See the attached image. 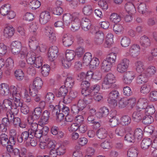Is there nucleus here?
<instances>
[{
  "label": "nucleus",
  "instance_id": "nucleus-1",
  "mask_svg": "<svg viewBox=\"0 0 157 157\" xmlns=\"http://www.w3.org/2000/svg\"><path fill=\"white\" fill-rule=\"evenodd\" d=\"M11 51L14 55H18L21 59H24L27 52V49L22 47L21 43L18 41H15L11 44Z\"/></svg>",
  "mask_w": 157,
  "mask_h": 157
},
{
  "label": "nucleus",
  "instance_id": "nucleus-2",
  "mask_svg": "<svg viewBox=\"0 0 157 157\" xmlns=\"http://www.w3.org/2000/svg\"><path fill=\"white\" fill-rule=\"evenodd\" d=\"M120 96L119 92L117 90H113L111 91L109 94L108 98V102L115 107L117 105V99Z\"/></svg>",
  "mask_w": 157,
  "mask_h": 157
},
{
  "label": "nucleus",
  "instance_id": "nucleus-3",
  "mask_svg": "<svg viewBox=\"0 0 157 157\" xmlns=\"http://www.w3.org/2000/svg\"><path fill=\"white\" fill-rule=\"evenodd\" d=\"M12 89L13 94L12 97L14 99V104L18 107H21L24 104L22 100L21 99L20 92L17 90V89L16 87H14Z\"/></svg>",
  "mask_w": 157,
  "mask_h": 157
},
{
  "label": "nucleus",
  "instance_id": "nucleus-4",
  "mask_svg": "<svg viewBox=\"0 0 157 157\" xmlns=\"http://www.w3.org/2000/svg\"><path fill=\"white\" fill-rule=\"evenodd\" d=\"M15 86H12L10 90L9 87L6 84L2 83L0 86V94L2 96H12V89Z\"/></svg>",
  "mask_w": 157,
  "mask_h": 157
},
{
  "label": "nucleus",
  "instance_id": "nucleus-5",
  "mask_svg": "<svg viewBox=\"0 0 157 157\" xmlns=\"http://www.w3.org/2000/svg\"><path fill=\"white\" fill-rule=\"evenodd\" d=\"M129 62V60L125 58L122 60L117 65V71L121 73L125 72L128 67Z\"/></svg>",
  "mask_w": 157,
  "mask_h": 157
},
{
  "label": "nucleus",
  "instance_id": "nucleus-6",
  "mask_svg": "<svg viewBox=\"0 0 157 157\" xmlns=\"http://www.w3.org/2000/svg\"><path fill=\"white\" fill-rule=\"evenodd\" d=\"M58 52V48L55 46H52L49 48L48 53V57L51 62L53 61L56 58Z\"/></svg>",
  "mask_w": 157,
  "mask_h": 157
},
{
  "label": "nucleus",
  "instance_id": "nucleus-7",
  "mask_svg": "<svg viewBox=\"0 0 157 157\" xmlns=\"http://www.w3.org/2000/svg\"><path fill=\"white\" fill-rule=\"evenodd\" d=\"M134 78V74L133 72H126L123 75L122 81L124 84L128 85L131 83Z\"/></svg>",
  "mask_w": 157,
  "mask_h": 157
},
{
  "label": "nucleus",
  "instance_id": "nucleus-8",
  "mask_svg": "<svg viewBox=\"0 0 157 157\" xmlns=\"http://www.w3.org/2000/svg\"><path fill=\"white\" fill-rule=\"evenodd\" d=\"M51 18L49 12L45 11L42 12L40 14V22L41 24H45L49 21Z\"/></svg>",
  "mask_w": 157,
  "mask_h": 157
},
{
  "label": "nucleus",
  "instance_id": "nucleus-9",
  "mask_svg": "<svg viewBox=\"0 0 157 157\" xmlns=\"http://www.w3.org/2000/svg\"><path fill=\"white\" fill-rule=\"evenodd\" d=\"M140 48L138 44H134L130 48L129 52L130 55L133 57H135L139 54Z\"/></svg>",
  "mask_w": 157,
  "mask_h": 157
},
{
  "label": "nucleus",
  "instance_id": "nucleus-10",
  "mask_svg": "<svg viewBox=\"0 0 157 157\" xmlns=\"http://www.w3.org/2000/svg\"><path fill=\"white\" fill-rule=\"evenodd\" d=\"M12 101L9 99H5L3 102L2 106V113H6L7 111H10L11 109Z\"/></svg>",
  "mask_w": 157,
  "mask_h": 157
},
{
  "label": "nucleus",
  "instance_id": "nucleus-11",
  "mask_svg": "<svg viewBox=\"0 0 157 157\" xmlns=\"http://www.w3.org/2000/svg\"><path fill=\"white\" fill-rule=\"evenodd\" d=\"M73 38L71 35H64L63 37L62 40L63 44L66 47L70 46L73 44Z\"/></svg>",
  "mask_w": 157,
  "mask_h": 157
},
{
  "label": "nucleus",
  "instance_id": "nucleus-12",
  "mask_svg": "<svg viewBox=\"0 0 157 157\" xmlns=\"http://www.w3.org/2000/svg\"><path fill=\"white\" fill-rule=\"evenodd\" d=\"M82 29L85 31H88L90 28L91 23L90 20L86 18H83L81 22Z\"/></svg>",
  "mask_w": 157,
  "mask_h": 157
},
{
  "label": "nucleus",
  "instance_id": "nucleus-13",
  "mask_svg": "<svg viewBox=\"0 0 157 157\" xmlns=\"http://www.w3.org/2000/svg\"><path fill=\"white\" fill-rule=\"evenodd\" d=\"M140 42L141 47L144 48H147L150 45V40L148 37L146 36H144L140 37Z\"/></svg>",
  "mask_w": 157,
  "mask_h": 157
},
{
  "label": "nucleus",
  "instance_id": "nucleus-14",
  "mask_svg": "<svg viewBox=\"0 0 157 157\" xmlns=\"http://www.w3.org/2000/svg\"><path fill=\"white\" fill-rule=\"evenodd\" d=\"M142 103L144 106L142 109H145V110L144 111V113L145 112L146 115L148 114L150 115L154 114L155 112V109L153 105L147 106V102H143Z\"/></svg>",
  "mask_w": 157,
  "mask_h": 157
},
{
  "label": "nucleus",
  "instance_id": "nucleus-15",
  "mask_svg": "<svg viewBox=\"0 0 157 157\" xmlns=\"http://www.w3.org/2000/svg\"><path fill=\"white\" fill-rule=\"evenodd\" d=\"M109 113V109L105 107L101 108L98 112L96 113L97 117L99 118L106 117Z\"/></svg>",
  "mask_w": 157,
  "mask_h": 157
},
{
  "label": "nucleus",
  "instance_id": "nucleus-16",
  "mask_svg": "<svg viewBox=\"0 0 157 157\" xmlns=\"http://www.w3.org/2000/svg\"><path fill=\"white\" fill-rule=\"evenodd\" d=\"M116 81L115 77L112 73L108 74L104 78V84L107 85L113 84Z\"/></svg>",
  "mask_w": 157,
  "mask_h": 157
},
{
  "label": "nucleus",
  "instance_id": "nucleus-17",
  "mask_svg": "<svg viewBox=\"0 0 157 157\" xmlns=\"http://www.w3.org/2000/svg\"><path fill=\"white\" fill-rule=\"evenodd\" d=\"M144 113L141 111L134 112L132 115L133 120L136 122H139L142 120L144 116Z\"/></svg>",
  "mask_w": 157,
  "mask_h": 157
},
{
  "label": "nucleus",
  "instance_id": "nucleus-18",
  "mask_svg": "<svg viewBox=\"0 0 157 157\" xmlns=\"http://www.w3.org/2000/svg\"><path fill=\"white\" fill-rule=\"evenodd\" d=\"M42 110L40 107H36L34 109L32 113L33 120H37L40 118L41 116Z\"/></svg>",
  "mask_w": 157,
  "mask_h": 157
},
{
  "label": "nucleus",
  "instance_id": "nucleus-19",
  "mask_svg": "<svg viewBox=\"0 0 157 157\" xmlns=\"http://www.w3.org/2000/svg\"><path fill=\"white\" fill-rule=\"evenodd\" d=\"M50 115V112L47 110H45L43 112L40 118L41 122L42 124H45L48 123Z\"/></svg>",
  "mask_w": 157,
  "mask_h": 157
},
{
  "label": "nucleus",
  "instance_id": "nucleus-20",
  "mask_svg": "<svg viewBox=\"0 0 157 157\" xmlns=\"http://www.w3.org/2000/svg\"><path fill=\"white\" fill-rule=\"evenodd\" d=\"M26 61L28 63L33 65L34 62V61L36 59L35 53L33 52L29 53L27 52L26 55Z\"/></svg>",
  "mask_w": 157,
  "mask_h": 157
},
{
  "label": "nucleus",
  "instance_id": "nucleus-21",
  "mask_svg": "<svg viewBox=\"0 0 157 157\" xmlns=\"http://www.w3.org/2000/svg\"><path fill=\"white\" fill-rule=\"evenodd\" d=\"M113 35L112 34H107L104 44L105 47L109 48L111 46L113 42Z\"/></svg>",
  "mask_w": 157,
  "mask_h": 157
},
{
  "label": "nucleus",
  "instance_id": "nucleus-22",
  "mask_svg": "<svg viewBox=\"0 0 157 157\" xmlns=\"http://www.w3.org/2000/svg\"><path fill=\"white\" fill-rule=\"evenodd\" d=\"M104 38L103 33H97L95 36L94 43L96 45H99L102 44Z\"/></svg>",
  "mask_w": 157,
  "mask_h": 157
},
{
  "label": "nucleus",
  "instance_id": "nucleus-23",
  "mask_svg": "<svg viewBox=\"0 0 157 157\" xmlns=\"http://www.w3.org/2000/svg\"><path fill=\"white\" fill-rule=\"evenodd\" d=\"M96 135L99 139H104L107 136V132L105 128H101L97 131Z\"/></svg>",
  "mask_w": 157,
  "mask_h": 157
},
{
  "label": "nucleus",
  "instance_id": "nucleus-24",
  "mask_svg": "<svg viewBox=\"0 0 157 157\" xmlns=\"http://www.w3.org/2000/svg\"><path fill=\"white\" fill-rule=\"evenodd\" d=\"M92 59L91 54L89 52L85 53L83 59V64L84 65L87 66L89 65Z\"/></svg>",
  "mask_w": 157,
  "mask_h": 157
},
{
  "label": "nucleus",
  "instance_id": "nucleus-25",
  "mask_svg": "<svg viewBox=\"0 0 157 157\" xmlns=\"http://www.w3.org/2000/svg\"><path fill=\"white\" fill-rule=\"evenodd\" d=\"M125 9L128 13L131 14L134 13L136 11L134 5L131 2H128L125 4Z\"/></svg>",
  "mask_w": 157,
  "mask_h": 157
},
{
  "label": "nucleus",
  "instance_id": "nucleus-26",
  "mask_svg": "<svg viewBox=\"0 0 157 157\" xmlns=\"http://www.w3.org/2000/svg\"><path fill=\"white\" fill-rule=\"evenodd\" d=\"M117 54L115 53L112 52L107 56L106 59H105L113 66L115 63L116 59Z\"/></svg>",
  "mask_w": 157,
  "mask_h": 157
},
{
  "label": "nucleus",
  "instance_id": "nucleus-27",
  "mask_svg": "<svg viewBox=\"0 0 157 157\" xmlns=\"http://www.w3.org/2000/svg\"><path fill=\"white\" fill-rule=\"evenodd\" d=\"M87 121L89 123L95 125L96 128L99 127L100 124L99 121L96 120V118L95 115H89L87 119Z\"/></svg>",
  "mask_w": 157,
  "mask_h": 157
},
{
  "label": "nucleus",
  "instance_id": "nucleus-28",
  "mask_svg": "<svg viewBox=\"0 0 157 157\" xmlns=\"http://www.w3.org/2000/svg\"><path fill=\"white\" fill-rule=\"evenodd\" d=\"M4 33L6 36L11 37L14 33V29L12 26H8L5 28Z\"/></svg>",
  "mask_w": 157,
  "mask_h": 157
},
{
  "label": "nucleus",
  "instance_id": "nucleus-29",
  "mask_svg": "<svg viewBox=\"0 0 157 157\" xmlns=\"http://www.w3.org/2000/svg\"><path fill=\"white\" fill-rule=\"evenodd\" d=\"M11 9V6L10 4H5L1 8L0 13L2 15L6 16Z\"/></svg>",
  "mask_w": 157,
  "mask_h": 157
},
{
  "label": "nucleus",
  "instance_id": "nucleus-30",
  "mask_svg": "<svg viewBox=\"0 0 157 157\" xmlns=\"http://www.w3.org/2000/svg\"><path fill=\"white\" fill-rule=\"evenodd\" d=\"M73 16L69 13L65 14L63 16V21L65 24L67 25H70L72 22Z\"/></svg>",
  "mask_w": 157,
  "mask_h": 157
},
{
  "label": "nucleus",
  "instance_id": "nucleus-31",
  "mask_svg": "<svg viewBox=\"0 0 157 157\" xmlns=\"http://www.w3.org/2000/svg\"><path fill=\"white\" fill-rule=\"evenodd\" d=\"M148 76L145 73H143L139 75L136 79V82L139 84H141L147 81Z\"/></svg>",
  "mask_w": 157,
  "mask_h": 157
},
{
  "label": "nucleus",
  "instance_id": "nucleus-32",
  "mask_svg": "<svg viewBox=\"0 0 157 157\" xmlns=\"http://www.w3.org/2000/svg\"><path fill=\"white\" fill-rule=\"evenodd\" d=\"M151 140L150 139H144L141 144V147L144 150L146 149L151 145Z\"/></svg>",
  "mask_w": 157,
  "mask_h": 157
},
{
  "label": "nucleus",
  "instance_id": "nucleus-33",
  "mask_svg": "<svg viewBox=\"0 0 157 157\" xmlns=\"http://www.w3.org/2000/svg\"><path fill=\"white\" fill-rule=\"evenodd\" d=\"M45 128L46 129V131L48 130V127H44L41 130L39 129L34 131V132L33 133V134H31V136L33 137H35L38 139L40 138L42 136L43 131L44 130Z\"/></svg>",
  "mask_w": 157,
  "mask_h": 157
},
{
  "label": "nucleus",
  "instance_id": "nucleus-34",
  "mask_svg": "<svg viewBox=\"0 0 157 157\" xmlns=\"http://www.w3.org/2000/svg\"><path fill=\"white\" fill-rule=\"evenodd\" d=\"M9 140L7 136L5 133L0 135V145L5 146L9 144Z\"/></svg>",
  "mask_w": 157,
  "mask_h": 157
},
{
  "label": "nucleus",
  "instance_id": "nucleus-35",
  "mask_svg": "<svg viewBox=\"0 0 157 157\" xmlns=\"http://www.w3.org/2000/svg\"><path fill=\"white\" fill-rule=\"evenodd\" d=\"M74 80L71 77H68L66 79L64 86L67 88H71L74 84Z\"/></svg>",
  "mask_w": 157,
  "mask_h": 157
},
{
  "label": "nucleus",
  "instance_id": "nucleus-36",
  "mask_svg": "<svg viewBox=\"0 0 157 157\" xmlns=\"http://www.w3.org/2000/svg\"><path fill=\"white\" fill-rule=\"evenodd\" d=\"M72 30L73 31H76L78 29L81 25V22L77 17L75 18L74 20L71 22Z\"/></svg>",
  "mask_w": 157,
  "mask_h": 157
},
{
  "label": "nucleus",
  "instance_id": "nucleus-37",
  "mask_svg": "<svg viewBox=\"0 0 157 157\" xmlns=\"http://www.w3.org/2000/svg\"><path fill=\"white\" fill-rule=\"evenodd\" d=\"M43 84V81L39 77H36L34 80L33 85L37 89H40Z\"/></svg>",
  "mask_w": 157,
  "mask_h": 157
},
{
  "label": "nucleus",
  "instance_id": "nucleus-38",
  "mask_svg": "<svg viewBox=\"0 0 157 157\" xmlns=\"http://www.w3.org/2000/svg\"><path fill=\"white\" fill-rule=\"evenodd\" d=\"M121 124L123 126H126L130 123L131 119L129 116L124 115L121 118Z\"/></svg>",
  "mask_w": 157,
  "mask_h": 157
},
{
  "label": "nucleus",
  "instance_id": "nucleus-39",
  "mask_svg": "<svg viewBox=\"0 0 157 157\" xmlns=\"http://www.w3.org/2000/svg\"><path fill=\"white\" fill-rule=\"evenodd\" d=\"M67 89L63 86L59 88L56 95L58 97H61L65 96L68 92Z\"/></svg>",
  "mask_w": 157,
  "mask_h": 157
},
{
  "label": "nucleus",
  "instance_id": "nucleus-40",
  "mask_svg": "<svg viewBox=\"0 0 157 157\" xmlns=\"http://www.w3.org/2000/svg\"><path fill=\"white\" fill-rule=\"evenodd\" d=\"M112 66V65L104 60L102 63L101 69L104 72H108L110 70Z\"/></svg>",
  "mask_w": 157,
  "mask_h": 157
},
{
  "label": "nucleus",
  "instance_id": "nucleus-41",
  "mask_svg": "<svg viewBox=\"0 0 157 157\" xmlns=\"http://www.w3.org/2000/svg\"><path fill=\"white\" fill-rule=\"evenodd\" d=\"M153 120V118L151 115H146L144 116H143L142 122L144 124L147 125L151 124Z\"/></svg>",
  "mask_w": 157,
  "mask_h": 157
},
{
  "label": "nucleus",
  "instance_id": "nucleus-42",
  "mask_svg": "<svg viewBox=\"0 0 157 157\" xmlns=\"http://www.w3.org/2000/svg\"><path fill=\"white\" fill-rule=\"evenodd\" d=\"M41 68V73L43 75L44 77L48 75L50 70L49 66L48 64H44L42 66Z\"/></svg>",
  "mask_w": 157,
  "mask_h": 157
},
{
  "label": "nucleus",
  "instance_id": "nucleus-43",
  "mask_svg": "<svg viewBox=\"0 0 157 157\" xmlns=\"http://www.w3.org/2000/svg\"><path fill=\"white\" fill-rule=\"evenodd\" d=\"M40 2L37 0H33L30 2L29 4L30 8L33 10L36 9L40 7Z\"/></svg>",
  "mask_w": 157,
  "mask_h": 157
},
{
  "label": "nucleus",
  "instance_id": "nucleus-44",
  "mask_svg": "<svg viewBox=\"0 0 157 157\" xmlns=\"http://www.w3.org/2000/svg\"><path fill=\"white\" fill-rule=\"evenodd\" d=\"M113 30L116 34H119L123 32L124 28L121 24H115L113 25Z\"/></svg>",
  "mask_w": 157,
  "mask_h": 157
},
{
  "label": "nucleus",
  "instance_id": "nucleus-45",
  "mask_svg": "<svg viewBox=\"0 0 157 157\" xmlns=\"http://www.w3.org/2000/svg\"><path fill=\"white\" fill-rule=\"evenodd\" d=\"M43 60L42 57L40 56L36 57V59L34 61V62L33 64L34 66L36 68H40L42 65Z\"/></svg>",
  "mask_w": 157,
  "mask_h": 157
},
{
  "label": "nucleus",
  "instance_id": "nucleus-46",
  "mask_svg": "<svg viewBox=\"0 0 157 157\" xmlns=\"http://www.w3.org/2000/svg\"><path fill=\"white\" fill-rule=\"evenodd\" d=\"M138 151L134 147L130 148L127 152L128 157H137L138 155Z\"/></svg>",
  "mask_w": 157,
  "mask_h": 157
},
{
  "label": "nucleus",
  "instance_id": "nucleus-47",
  "mask_svg": "<svg viewBox=\"0 0 157 157\" xmlns=\"http://www.w3.org/2000/svg\"><path fill=\"white\" fill-rule=\"evenodd\" d=\"M110 20L111 21L114 23H117L121 21V17L117 13H113L110 17Z\"/></svg>",
  "mask_w": 157,
  "mask_h": 157
},
{
  "label": "nucleus",
  "instance_id": "nucleus-48",
  "mask_svg": "<svg viewBox=\"0 0 157 157\" xmlns=\"http://www.w3.org/2000/svg\"><path fill=\"white\" fill-rule=\"evenodd\" d=\"M75 52L72 50H67L66 52V58L69 61L72 60L75 56Z\"/></svg>",
  "mask_w": 157,
  "mask_h": 157
},
{
  "label": "nucleus",
  "instance_id": "nucleus-49",
  "mask_svg": "<svg viewBox=\"0 0 157 157\" xmlns=\"http://www.w3.org/2000/svg\"><path fill=\"white\" fill-rule=\"evenodd\" d=\"M151 87L148 83H145L141 86L140 92L143 94H146L150 91Z\"/></svg>",
  "mask_w": 157,
  "mask_h": 157
},
{
  "label": "nucleus",
  "instance_id": "nucleus-50",
  "mask_svg": "<svg viewBox=\"0 0 157 157\" xmlns=\"http://www.w3.org/2000/svg\"><path fill=\"white\" fill-rule=\"evenodd\" d=\"M99 64V61L98 58H93L92 59L89 66L90 68L95 69L98 67Z\"/></svg>",
  "mask_w": 157,
  "mask_h": 157
},
{
  "label": "nucleus",
  "instance_id": "nucleus-51",
  "mask_svg": "<svg viewBox=\"0 0 157 157\" xmlns=\"http://www.w3.org/2000/svg\"><path fill=\"white\" fill-rule=\"evenodd\" d=\"M82 11L85 15L90 16L92 13L93 10L91 6L87 5L84 7Z\"/></svg>",
  "mask_w": 157,
  "mask_h": 157
},
{
  "label": "nucleus",
  "instance_id": "nucleus-52",
  "mask_svg": "<svg viewBox=\"0 0 157 157\" xmlns=\"http://www.w3.org/2000/svg\"><path fill=\"white\" fill-rule=\"evenodd\" d=\"M29 46L30 47H32L33 49H36L38 48V42L34 37H32L29 40Z\"/></svg>",
  "mask_w": 157,
  "mask_h": 157
},
{
  "label": "nucleus",
  "instance_id": "nucleus-53",
  "mask_svg": "<svg viewBox=\"0 0 157 157\" xmlns=\"http://www.w3.org/2000/svg\"><path fill=\"white\" fill-rule=\"evenodd\" d=\"M130 43L131 40L130 38L126 36L122 38L121 41V45L123 47L128 46Z\"/></svg>",
  "mask_w": 157,
  "mask_h": 157
},
{
  "label": "nucleus",
  "instance_id": "nucleus-54",
  "mask_svg": "<svg viewBox=\"0 0 157 157\" xmlns=\"http://www.w3.org/2000/svg\"><path fill=\"white\" fill-rule=\"evenodd\" d=\"M135 137L133 132H128L124 137V140L129 142H134Z\"/></svg>",
  "mask_w": 157,
  "mask_h": 157
},
{
  "label": "nucleus",
  "instance_id": "nucleus-55",
  "mask_svg": "<svg viewBox=\"0 0 157 157\" xmlns=\"http://www.w3.org/2000/svg\"><path fill=\"white\" fill-rule=\"evenodd\" d=\"M111 117V118H109V121L110 125L112 127L117 126L119 123L118 118H117L115 116Z\"/></svg>",
  "mask_w": 157,
  "mask_h": 157
},
{
  "label": "nucleus",
  "instance_id": "nucleus-56",
  "mask_svg": "<svg viewBox=\"0 0 157 157\" xmlns=\"http://www.w3.org/2000/svg\"><path fill=\"white\" fill-rule=\"evenodd\" d=\"M16 78L18 80L21 81L22 80L24 77V74L22 71L21 69L16 70L14 72Z\"/></svg>",
  "mask_w": 157,
  "mask_h": 157
},
{
  "label": "nucleus",
  "instance_id": "nucleus-57",
  "mask_svg": "<svg viewBox=\"0 0 157 157\" xmlns=\"http://www.w3.org/2000/svg\"><path fill=\"white\" fill-rule=\"evenodd\" d=\"M156 69L153 66L149 67L147 69V73L148 76H152L156 73Z\"/></svg>",
  "mask_w": 157,
  "mask_h": 157
},
{
  "label": "nucleus",
  "instance_id": "nucleus-58",
  "mask_svg": "<svg viewBox=\"0 0 157 157\" xmlns=\"http://www.w3.org/2000/svg\"><path fill=\"white\" fill-rule=\"evenodd\" d=\"M133 134L135 138H137L139 140H141L143 137V131L140 128H137L136 129Z\"/></svg>",
  "mask_w": 157,
  "mask_h": 157
},
{
  "label": "nucleus",
  "instance_id": "nucleus-59",
  "mask_svg": "<svg viewBox=\"0 0 157 157\" xmlns=\"http://www.w3.org/2000/svg\"><path fill=\"white\" fill-rule=\"evenodd\" d=\"M138 9L139 12L142 14L145 13L147 12V8L146 4L144 3H141L138 6Z\"/></svg>",
  "mask_w": 157,
  "mask_h": 157
},
{
  "label": "nucleus",
  "instance_id": "nucleus-60",
  "mask_svg": "<svg viewBox=\"0 0 157 157\" xmlns=\"http://www.w3.org/2000/svg\"><path fill=\"white\" fill-rule=\"evenodd\" d=\"M136 70L139 73L142 72L144 71V66L143 63L140 61H137L136 63Z\"/></svg>",
  "mask_w": 157,
  "mask_h": 157
},
{
  "label": "nucleus",
  "instance_id": "nucleus-61",
  "mask_svg": "<svg viewBox=\"0 0 157 157\" xmlns=\"http://www.w3.org/2000/svg\"><path fill=\"white\" fill-rule=\"evenodd\" d=\"M128 104V99L126 98H122L119 101V106L120 108H124Z\"/></svg>",
  "mask_w": 157,
  "mask_h": 157
},
{
  "label": "nucleus",
  "instance_id": "nucleus-62",
  "mask_svg": "<svg viewBox=\"0 0 157 157\" xmlns=\"http://www.w3.org/2000/svg\"><path fill=\"white\" fill-rule=\"evenodd\" d=\"M115 132L117 135L122 136L125 133V130L123 127L118 126L116 128Z\"/></svg>",
  "mask_w": 157,
  "mask_h": 157
},
{
  "label": "nucleus",
  "instance_id": "nucleus-63",
  "mask_svg": "<svg viewBox=\"0 0 157 157\" xmlns=\"http://www.w3.org/2000/svg\"><path fill=\"white\" fill-rule=\"evenodd\" d=\"M21 135L24 139V142L26 141L27 140H29L30 138H32V137H33L31 136L32 134L28 130L23 132Z\"/></svg>",
  "mask_w": 157,
  "mask_h": 157
},
{
  "label": "nucleus",
  "instance_id": "nucleus-64",
  "mask_svg": "<svg viewBox=\"0 0 157 157\" xmlns=\"http://www.w3.org/2000/svg\"><path fill=\"white\" fill-rule=\"evenodd\" d=\"M39 90L33 85H30L29 86V93L32 96H36Z\"/></svg>",
  "mask_w": 157,
  "mask_h": 157
}]
</instances>
